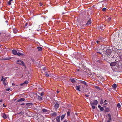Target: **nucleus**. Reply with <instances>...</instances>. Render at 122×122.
<instances>
[{"instance_id":"f257e3e1","label":"nucleus","mask_w":122,"mask_h":122,"mask_svg":"<svg viewBox=\"0 0 122 122\" xmlns=\"http://www.w3.org/2000/svg\"><path fill=\"white\" fill-rule=\"evenodd\" d=\"M115 66L114 67V70L116 71H122V63L121 62L117 61Z\"/></svg>"},{"instance_id":"f03ea898","label":"nucleus","mask_w":122,"mask_h":122,"mask_svg":"<svg viewBox=\"0 0 122 122\" xmlns=\"http://www.w3.org/2000/svg\"><path fill=\"white\" fill-rule=\"evenodd\" d=\"M32 24V23L30 22H26L24 25V27L25 28H28L29 30H32V28L31 27Z\"/></svg>"},{"instance_id":"7ed1b4c3","label":"nucleus","mask_w":122,"mask_h":122,"mask_svg":"<svg viewBox=\"0 0 122 122\" xmlns=\"http://www.w3.org/2000/svg\"><path fill=\"white\" fill-rule=\"evenodd\" d=\"M112 52L111 51L110 49H108L105 51V56H107L108 57L110 56L112 54Z\"/></svg>"},{"instance_id":"20e7f679","label":"nucleus","mask_w":122,"mask_h":122,"mask_svg":"<svg viewBox=\"0 0 122 122\" xmlns=\"http://www.w3.org/2000/svg\"><path fill=\"white\" fill-rule=\"evenodd\" d=\"M17 51H19V52H18L17 53V54L18 56H21L22 58H24L25 56V55L24 53L23 52V53H21L23 51H21L20 50H17Z\"/></svg>"},{"instance_id":"39448f33","label":"nucleus","mask_w":122,"mask_h":122,"mask_svg":"<svg viewBox=\"0 0 122 122\" xmlns=\"http://www.w3.org/2000/svg\"><path fill=\"white\" fill-rule=\"evenodd\" d=\"M117 63V61H114L110 63V65L113 69L114 70V67L115 66Z\"/></svg>"},{"instance_id":"423d86ee","label":"nucleus","mask_w":122,"mask_h":122,"mask_svg":"<svg viewBox=\"0 0 122 122\" xmlns=\"http://www.w3.org/2000/svg\"><path fill=\"white\" fill-rule=\"evenodd\" d=\"M17 64H19L21 65L24 66L25 68H26V67L25 64L23 62V61H17Z\"/></svg>"},{"instance_id":"0eeeda50","label":"nucleus","mask_w":122,"mask_h":122,"mask_svg":"<svg viewBox=\"0 0 122 122\" xmlns=\"http://www.w3.org/2000/svg\"><path fill=\"white\" fill-rule=\"evenodd\" d=\"M80 82V83H81L82 84H83L86 86H88V85L86 82H85L84 81L82 80H78Z\"/></svg>"},{"instance_id":"6e6552de","label":"nucleus","mask_w":122,"mask_h":122,"mask_svg":"<svg viewBox=\"0 0 122 122\" xmlns=\"http://www.w3.org/2000/svg\"><path fill=\"white\" fill-rule=\"evenodd\" d=\"M90 102V104L91 105H97L98 103V102L97 100H94L93 101V103H91V102Z\"/></svg>"},{"instance_id":"1a4fd4ad","label":"nucleus","mask_w":122,"mask_h":122,"mask_svg":"<svg viewBox=\"0 0 122 122\" xmlns=\"http://www.w3.org/2000/svg\"><path fill=\"white\" fill-rule=\"evenodd\" d=\"M78 66L80 68H81L84 66V64L83 61H81Z\"/></svg>"},{"instance_id":"9d476101","label":"nucleus","mask_w":122,"mask_h":122,"mask_svg":"<svg viewBox=\"0 0 122 122\" xmlns=\"http://www.w3.org/2000/svg\"><path fill=\"white\" fill-rule=\"evenodd\" d=\"M15 58H11V57H6L5 58H3L1 59V60H9L10 59H11V60H14V59Z\"/></svg>"},{"instance_id":"9b49d317","label":"nucleus","mask_w":122,"mask_h":122,"mask_svg":"<svg viewBox=\"0 0 122 122\" xmlns=\"http://www.w3.org/2000/svg\"><path fill=\"white\" fill-rule=\"evenodd\" d=\"M81 85H76V86L75 87V88L77 90L79 91H81L80 89V87Z\"/></svg>"},{"instance_id":"f8f14e48","label":"nucleus","mask_w":122,"mask_h":122,"mask_svg":"<svg viewBox=\"0 0 122 122\" xmlns=\"http://www.w3.org/2000/svg\"><path fill=\"white\" fill-rule=\"evenodd\" d=\"M92 23L91 19V18L89 19L88 21H87L86 24V25H89L91 24Z\"/></svg>"},{"instance_id":"ddd939ff","label":"nucleus","mask_w":122,"mask_h":122,"mask_svg":"<svg viewBox=\"0 0 122 122\" xmlns=\"http://www.w3.org/2000/svg\"><path fill=\"white\" fill-rule=\"evenodd\" d=\"M26 105L27 106L30 108L32 107L33 104L32 103H26Z\"/></svg>"},{"instance_id":"4468645a","label":"nucleus","mask_w":122,"mask_h":122,"mask_svg":"<svg viewBox=\"0 0 122 122\" xmlns=\"http://www.w3.org/2000/svg\"><path fill=\"white\" fill-rule=\"evenodd\" d=\"M3 83L5 86H6L7 82L6 79L5 78H4L3 80Z\"/></svg>"},{"instance_id":"2eb2a0df","label":"nucleus","mask_w":122,"mask_h":122,"mask_svg":"<svg viewBox=\"0 0 122 122\" xmlns=\"http://www.w3.org/2000/svg\"><path fill=\"white\" fill-rule=\"evenodd\" d=\"M42 111L44 112L46 114L47 113L49 112V111L45 109H42Z\"/></svg>"},{"instance_id":"dca6fc26","label":"nucleus","mask_w":122,"mask_h":122,"mask_svg":"<svg viewBox=\"0 0 122 122\" xmlns=\"http://www.w3.org/2000/svg\"><path fill=\"white\" fill-rule=\"evenodd\" d=\"M61 116L59 115L56 118L57 122H60Z\"/></svg>"},{"instance_id":"f3484780","label":"nucleus","mask_w":122,"mask_h":122,"mask_svg":"<svg viewBox=\"0 0 122 122\" xmlns=\"http://www.w3.org/2000/svg\"><path fill=\"white\" fill-rule=\"evenodd\" d=\"M59 105L58 103L56 104L54 106V107L55 109H57L59 107Z\"/></svg>"},{"instance_id":"a211bd4d","label":"nucleus","mask_w":122,"mask_h":122,"mask_svg":"<svg viewBox=\"0 0 122 122\" xmlns=\"http://www.w3.org/2000/svg\"><path fill=\"white\" fill-rule=\"evenodd\" d=\"M12 53L13 54L15 55H16L17 54V51L15 49H13L12 50Z\"/></svg>"},{"instance_id":"6ab92c4d","label":"nucleus","mask_w":122,"mask_h":122,"mask_svg":"<svg viewBox=\"0 0 122 122\" xmlns=\"http://www.w3.org/2000/svg\"><path fill=\"white\" fill-rule=\"evenodd\" d=\"M13 32L15 34L17 33L18 32L17 29L16 28H14L13 29Z\"/></svg>"},{"instance_id":"aec40b11","label":"nucleus","mask_w":122,"mask_h":122,"mask_svg":"<svg viewBox=\"0 0 122 122\" xmlns=\"http://www.w3.org/2000/svg\"><path fill=\"white\" fill-rule=\"evenodd\" d=\"M37 48L38 49V51H41L43 48L42 47H40L39 46H38L37 47Z\"/></svg>"},{"instance_id":"412c9836","label":"nucleus","mask_w":122,"mask_h":122,"mask_svg":"<svg viewBox=\"0 0 122 122\" xmlns=\"http://www.w3.org/2000/svg\"><path fill=\"white\" fill-rule=\"evenodd\" d=\"M98 108H100L101 111H103L104 110V108L103 107H101V105H98Z\"/></svg>"},{"instance_id":"4be33fe9","label":"nucleus","mask_w":122,"mask_h":122,"mask_svg":"<svg viewBox=\"0 0 122 122\" xmlns=\"http://www.w3.org/2000/svg\"><path fill=\"white\" fill-rule=\"evenodd\" d=\"M25 100V99L24 98H22L20 99H18L17 101V102H19L20 101H24Z\"/></svg>"},{"instance_id":"5701e85b","label":"nucleus","mask_w":122,"mask_h":122,"mask_svg":"<svg viewBox=\"0 0 122 122\" xmlns=\"http://www.w3.org/2000/svg\"><path fill=\"white\" fill-rule=\"evenodd\" d=\"M70 80L71 81L72 83L75 82L76 81L75 79H74L72 78V79H70Z\"/></svg>"},{"instance_id":"b1692460","label":"nucleus","mask_w":122,"mask_h":122,"mask_svg":"<svg viewBox=\"0 0 122 122\" xmlns=\"http://www.w3.org/2000/svg\"><path fill=\"white\" fill-rule=\"evenodd\" d=\"M28 83V82L27 81H25L23 83L20 84L21 86H22L24 84H27Z\"/></svg>"},{"instance_id":"393cba45","label":"nucleus","mask_w":122,"mask_h":122,"mask_svg":"<svg viewBox=\"0 0 122 122\" xmlns=\"http://www.w3.org/2000/svg\"><path fill=\"white\" fill-rule=\"evenodd\" d=\"M107 115L108 116V120H111L112 119V118H111V115L110 113H108L107 114Z\"/></svg>"},{"instance_id":"a878e982","label":"nucleus","mask_w":122,"mask_h":122,"mask_svg":"<svg viewBox=\"0 0 122 122\" xmlns=\"http://www.w3.org/2000/svg\"><path fill=\"white\" fill-rule=\"evenodd\" d=\"M57 113L56 112H54L52 114V115L53 117H55L57 115Z\"/></svg>"},{"instance_id":"bb28decb","label":"nucleus","mask_w":122,"mask_h":122,"mask_svg":"<svg viewBox=\"0 0 122 122\" xmlns=\"http://www.w3.org/2000/svg\"><path fill=\"white\" fill-rule=\"evenodd\" d=\"M110 111V109L108 108H105V112H107Z\"/></svg>"},{"instance_id":"cd10ccee","label":"nucleus","mask_w":122,"mask_h":122,"mask_svg":"<svg viewBox=\"0 0 122 122\" xmlns=\"http://www.w3.org/2000/svg\"><path fill=\"white\" fill-rule=\"evenodd\" d=\"M38 99L39 100H42V97L39 96H38Z\"/></svg>"},{"instance_id":"c85d7f7f","label":"nucleus","mask_w":122,"mask_h":122,"mask_svg":"<svg viewBox=\"0 0 122 122\" xmlns=\"http://www.w3.org/2000/svg\"><path fill=\"white\" fill-rule=\"evenodd\" d=\"M112 87L114 88H116L117 87V85L116 84H113L112 86Z\"/></svg>"},{"instance_id":"c756f323","label":"nucleus","mask_w":122,"mask_h":122,"mask_svg":"<svg viewBox=\"0 0 122 122\" xmlns=\"http://www.w3.org/2000/svg\"><path fill=\"white\" fill-rule=\"evenodd\" d=\"M2 115H3V118H5V119H6V118H7L6 116V115L4 113Z\"/></svg>"},{"instance_id":"7c9ffc66","label":"nucleus","mask_w":122,"mask_h":122,"mask_svg":"<svg viewBox=\"0 0 122 122\" xmlns=\"http://www.w3.org/2000/svg\"><path fill=\"white\" fill-rule=\"evenodd\" d=\"M44 74L45 76H46V77H48L49 76V74H48L47 72H45Z\"/></svg>"},{"instance_id":"2f4dec72","label":"nucleus","mask_w":122,"mask_h":122,"mask_svg":"<svg viewBox=\"0 0 122 122\" xmlns=\"http://www.w3.org/2000/svg\"><path fill=\"white\" fill-rule=\"evenodd\" d=\"M65 117V115H62L61 117V120H62L64 118V117Z\"/></svg>"},{"instance_id":"473e14b6","label":"nucleus","mask_w":122,"mask_h":122,"mask_svg":"<svg viewBox=\"0 0 122 122\" xmlns=\"http://www.w3.org/2000/svg\"><path fill=\"white\" fill-rule=\"evenodd\" d=\"M104 103V102L103 101V100L101 99V100L100 101V104L101 105L102 104H103V103Z\"/></svg>"},{"instance_id":"72a5a7b5","label":"nucleus","mask_w":122,"mask_h":122,"mask_svg":"<svg viewBox=\"0 0 122 122\" xmlns=\"http://www.w3.org/2000/svg\"><path fill=\"white\" fill-rule=\"evenodd\" d=\"M95 87L97 89H98V90H101V88H100V87H99L98 86H96Z\"/></svg>"},{"instance_id":"f704fd0d","label":"nucleus","mask_w":122,"mask_h":122,"mask_svg":"<svg viewBox=\"0 0 122 122\" xmlns=\"http://www.w3.org/2000/svg\"><path fill=\"white\" fill-rule=\"evenodd\" d=\"M12 0H11L8 2V4L9 5H10L11 4V1H12Z\"/></svg>"},{"instance_id":"c9c22d12","label":"nucleus","mask_w":122,"mask_h":122,"mask_svg":"<svg viewBox=\"0 0 122 122\" xmlns=\"http://www.w3.org/2000/svg\"><path fill=\"white\" fill-rule=\"evenodd\" d=\"M117 107L118 108H120L121 107V105L119 103H118L117 104Z\"/></svg>"},{"instance_id":"e433bc0d","label":"nucleus","mask_w":122,"mask_h":122,"mask_svg":"<svg viewBox=\"0 0 122 122\" xmlns=\"http://www.w3.org/2000/svg\"><path fill=\"white\" fill-rule=\"evenodd\" d=\"M111 18L110 17L108 18L107 19V21L108 22H109L111 20Z\"/></svg>"},{"instance_id":"4c0bfd02","label":"nucleus","mask_w":122,"mask_h":122,"mask_svg":"<svg viewBox=\"0 0 122 122\" xmlns=\"http://www.w3.org/2000/svg\"><path fill=\"white\" fill-rule=\"evenodd\" d=\"M44 93L43 92H42L40 94V95L41 96H42L43 95H44Z\"/></svg>"},{"instance_id":"58836bf2","label":"nucleus","mask_w":122,"mask_h":122,"mask_svg":"<svg viewBox=\"0 0 122 122\" xmlns=\"http://www.w3.org/2000/svg\"><path fill=\"white\" fill-rule=\"evenodd\" d=\"M92 108L95 109V108L96 107L95 106L93 105H92Z\"/></svg>"},{"instance_id":"ea45409f","label":"nucleus","mask_w":122,"mask_h":122,"mask_svg":"<svg viewBox=\"0 0 122 122\" xmlns=\"http://www.w3.org/2000/svg\"><path fill=\"white\" fill-rule=\"evenodd\" d=\"M106 8H103L102 9V10L103 12H104V11H105V10H106Z\"/></svg>"},{"instance_id":"a19ab883","label":"nucleus","mask_w":122,"mask_h":122,"mask_svg":"<svg viewBox=\"0 0 122 122\" xmlns=\"http://www.w3.org/2000/svg\"><path fill=\"white\" fill-rule=\"evenodd\" d=\"M68 17V16L67 15H64L63 16V18H64L65 17Z\"/></svg>"},{"instance_id":"79ce46f5","label":"nucleus","mask_w":122,"mask_h":122,"mask_svg":"<svg viewBox=\"0 0 122 122\" xmlns=\"http://www.w3.org/2000/svg\"><path fill=\"white\" fill-rule=\"evenodd\" d=\"M39 5L40 6H41L43 5V4L41 2H40L39 3Z\"/></svg>"},{"instance_id":"37998d69","label":"nucleus","mask_w":122,"mask_h":122,"mask_svg":"<svg viewBox=\"0 0 122 122\" xmlns=\"http://www.w3.org/2000/svg\"><path fill=\"white\" fill-rule=\"evenodd\" d=\"M10 88H8V89H6V91H9V90H10Z\"/></svg>"},{"instance_id":"c03bdc74","label":"nucleus","mask_w":122,"mask_h":122,"mask_svg":"<svg viewBox=\"0 0 122 122\" xmlns=\"http://www.w3.org/2000/svg\"><path fill=\"white\" fill-rule=\"evenodd\" d=\"M4 78H3V76H2V77L1 79V81H3V80H4Z\"/></svg>"},{"instance_id":"a18cd8bd","label":"nucleus","mask_w":122,"mask_h":122,"mask_svg":"<svg viewBox=\"0 0 122 122\" xmlns=\"http://www.w3.org/2000/svg\"><path fill=\"white\" fill-rule=\"evenodd\" d=\"M100 41H96V42L97 43V44H99V42H100Z\"/></svg>"},{"instance_id":"49530a36","label":"nucleus","mask_w":122,"mask_h":122,"mask_svg":"<svg viewBox=\"0 0 122 122\" xmlns=\"http://www.w3.org/2000/svg\"><path fill=\"white\" fill-rule=\"evenodd\" d=\"M43 70L45 71H46V67L43 68Z\"/></svg>"},{"instance_id":"de8ad7c7","label":"nucleus","mask_w":122,"mask_h":122,"mask_svg":"<svg viewBox=\"0 0 122 122\" xmlns=\"http://www.w3.org/2000/svg\"><path fill=\"white\" fill-rule=\"evenodd\" d=\"M2 101V99H1L0 101V104H1V102Z\"/></svg>"},{"instance_id":"09e8293b","label":"nucleus","mask_w":122,"mask_h":122,"mask_svg":"<svg viewBox=\"0 0 122 122\" xmlns=\"http://www.w3.org/2000/svg\"><path fill=\"white\" fill-rule=\"evenodd\" d=\"M85 96H86V97H89V95H87V94H85Z\"/></svg>"},{"instance_id":"8fccbe9b","label":"nucleus","mask_w":122,"mask_h":122,"mask_svg":"<svg viewBox=\"0 0 122 122\" xmlns=\"http://www.w3.org/2000/svg\"><path fill=\"white\" fill-rule=\"evenodd\" d=\"M67 115L68 116H69V111L67 112Z\"/></svg>"},{"instance_id":"3c124183","label":"nucleus","mask_w":122,"mask_h":122,"mask_svg":"<svg viewBox=\"0 0 122 122\" xmlns=\"http://www.w3.org/2000/svg\"><path fill=\"white\" fill-rule=\"evenodd\" d=\"M107 101L106 100H105L104 101V103H106V102Z\"/></svg>"},{"instance_id":"603ef678","label":"nucleus","mask_w":122,"mask_h":122,"mask_svg":"<svg viewBox=\"0 0 122 122\" xmlns=\"http://www.w3.org/2000/svg\"><path fill=\"white\" fill-rule=\"evenodd\" d=\"M110 122V120H108L107 122Z\"/></svg>"},{"instance_id":"864d4df0","label":"nucleus","mask_w":122,"mask_h":122,"mask_svg":"<svg viewBox=\"0 0 122 122\" xmlns=\"http://www.w3.org/2000/svg\"><path fill=\"white\" fill-rule=\"evenodd\" d=\"M97 53H99V54H101V53L100 52H97Z\"/></svg>"},{"instance_id":"5fc2aeb1","label":"nucleus","mask_w":122,"mask_h":122,"mask_svg":"<svg viewBox=\"0 0 122 122\" xmlns=\"http://www.w3.org/2000/svg\"><path fill=\"white\" fill-rule=\"evenodd\" d=\"M37 30V31H41V30H39H39Z\"/></svg>"},{"instance_id":"6e6d98bb","label":"nucleus","mask_w":122,"mask_h":122,"mask_svg":"<svg viewBox=\"0 0 122 122\" xmlns=\"http://www.w3.org/2000/svg\"><path fill=\"white\" fill-rule=\"evenodd\" d=\"M105 105H107V103H105L104 104Z\"/></svg>"},{"instance_id":"4d7b16f0","label":"nucleus","mask_w":122,"mask_h":122,"mask_svg":"<svg viewBox=\"0 0 122 122\" xmlns=\"http://www.w3.org/2000/svg\"><path fill=\"white\" fill-rule=\"evenodd\" d=\"M64 122H68L66 120H65Z\"/></svg>"},{"instance_id":"13d9d810","label":"nucleus","mask_w":122,"mask_h":122,"mask_svg":"<svg viewBox=\"0 0 122 122\" xmlns=\"http://www.w3.org/2000/svg\"><path fill=\"white\" fill-rule=\"evenodd\" d=\"M12 85L13 86H14L15 85L14 83H12Z\"/></svg>"},{"instance_id":"bf43d9fd","label":"nucleus","mask_w":122,"mask_h":122,"mask_svg":"<svg viewBox=\"0 0 122 122\" xmlns=\"http://www.w3.org/2000/svg\"><path fill=\"white\" fill-rule=\"evenodd\" d=\"M24 103H23L22 104H21V105H24Z\"/></svg>"},{"instance_id":"052dcab7","label":"nucleus","mask_w":122,"mask_h":122,"mask_svg":"<svg viewBox=\"0 0 122 122\" xmlns=\"http://www.w3.org/2000/svg\"><path fill=\"white\" fill-rule=\"evenodd\" d=\"M16 61H22L20 60H17Z\"/></svg>"},{"instance_id":"680f3d73","label":"nucleus","mask_w":122,"mask_h":122,"mask_svg":"<svg viewBox=\"0 0 122 122\" xmlns=\"http://www.w3.org/2000/svg\"><path fill=\"white\" fill-rule=\"evenodd\" d=\"M57 93H58L59 92L58 91H57Z\"/></svg>"},{"instance_id":"e2e57ef3","label":"nucleus","mask_w":122,"mask_h":122,"mask_svg":"<svg viewBox=\"0 0 122 122\" xmlns=\"http://www.w3.org/2000/svg\"><path fill=\"white\" fill-rule=\"evenodd\" d=\"M75 114L76 115H77V113H75Z\"/></svg>"},{"instance_id":"0e129e2a","label":"nucleus","mask_w":122,"mask_h":122,"mask_svg":"<svg viewBox=\"0 0 122 122\" xmlns=\"http://www.w3.org/2000/svg\"><path fill=\"white\" fill-rule=\"evenodd\" d=\"M2 46V45L0 44V47H1Z\"/></svg>"},{"instance_id":"69168bd1","label":"nucleus","mask_w":122,"mask_h":122,"mask_svg":"<svg viewBox=\"0 0 122 122\" xmlns=\"http://www.w3.org/2000/svg\"><path fill=\"white\" fill-rule=\"evenodd\" d=\"M77 70H78V71H79V69H78Z\"/></svg>"},{"instance_id":"338daca9","label":"nucleus","mask_w":122,"mask_h":122,"mask_svg":"<svg viewBox=\"0 0 122 122\" xmlns=\"http://www.w3.org/2000/svg\"><path fill=\"white\" fill-rule=\"evenodd\" d=\"M21 113V112H20V113H18V114H20Z\"/></svg>"},{"instance_id":"774afa93","label":"nucleus","mask_w":122,"mask_h":122,"mask_svg":"<svg viewBox=\"0 0 122 122\" xmlns=\"http://www.w3.org/2000/svg\"><path fill=\"white\" fill-rule=\"evenodd\" d=\"M32 60L33 61H34V60H33V59Z\"/></svg>"}]
</instances>
